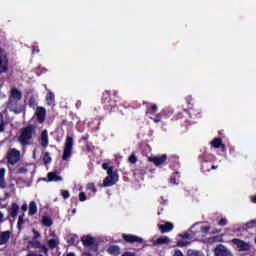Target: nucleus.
<instances>
[{"instance_id": "32", "label": "nucleus", "mask_w": 256, "mask_h": 256, "mask_svg": "<svg viewBox=\"0 0 256 256\" xmlns=\"http://www.w3.org/2000/svg\"><path fill=\"white\" fill-rule=\"evenodd\" d=\"M188 245H191V242L187 240H179L176 242V247H188Z\"/></svg>"}, {"instance_id": "59", "label": "nucleus", "mask_w": 256, "mask_h": 256, "mask_svg": "<svg viewBox=\"0 0 256 256\" xmlns=\"http://www.w3.org/2000/svg\"><path fill=\"white\" fill-rule=\"evenodd\" d=\"M22 211H27V203H24L21 207Z\"/></svg>"}, {"instance_id": "45", "label": "nucleus", "mask_w": 256, "mask_h": 256, "mask_svg": "<svg viewBox=\"0 0 256 256\" xmlns=\"http://www.w3.org/2000/svg\"><path fill=\"white\" fill-rule=\"evenodd\" d=\"M69 125H73V122H69L67 119L62 120L61 127H67Z\"/></svg>"}, {"instance_id": "30", "label": "nucleus", "mask_w": 256, "mask_h": 256, "mask_svg": "<svg viewBox=\"0 0 256 256\" xmlns=\"http://www.w3.org/2000/svg\"><path fill=\"white\" fill-rule=\"evenodd\" d=\"M156 243H157V245H165V244L169 243V237H167V236L159 237L156 240Z\"/></svg>"}, {"instance_id": "49", "label": "nucleus", "mask_w": 256, "mask_h": 256, "mask_svg": "<svg viewBox=\"0 0 256 256\" xmlns=\"http://www.w3.org/2000/svg\"><path fill=\"white\" fill-rule=\"evenodd\" d=\"M256 224V220H251L246 224V229H253V225Z\"/></svg>"}, {"instance_id": "52", "label": "nucleus", "mask_w": 256, "mask_h": 256, "mask_svg": "<svg viewBox=\"0 0 256 256\" xmlns=\"http://www.w3.org/2000/svg\"><path fill=\"white\" fill-rule=\"evenodd\" d=\"M172 256H185V255L183 254V252L181 250L176 249V250H174V253L172 254Z\"/></svg>"}, {"instance_id": "36", "label": "nucleus", "mask_w": 256, "mask_h": 256, "mask_svg": "<svg viewBox=\"0 0 256 256\" xmlns=\"http://www.w3.org/2000/svg\"><path fill=\"white\" fill-rule=\"evenodd\" d=\"M5 125H7V122L3 119V114H0V133L5 131Z\"/></svg>"}, {"instance_id": "55", "label": "nucleus", "mask_w": 256, "mask_h": 256, "mask_svg": "<svg viewBox=\"0 0 256 256\" xmlns=\"http://www.w3.org/2000/svg\"><path fill=\"white\" fill-rule=\"evenodd\" d=\"M5 173H6L5 168H1L0 169V179H5Z\"/></svg>"}, {"instance_id": "11", "label": "nucleus", "mask_w": 256, "mask_h": 256, "mask_svg": "<svg viewBox=\"0 0 256 256\" xmlns=\"http://www.w3.org/2000/svg\"><path fill=\"white\" fill-rule=\"evenodd\" d=\"M35 115L38 123H45V119H47V110L44 107L38 106Z\"/></svg>"}, {"instance_id": "2", "label": "nucleus", "mask_w": 256, "mask_h": 256, "mask_svg": "<svg viewBox=\"0 0 256 256\" xmlns=\"http://www.w3.org/2000/svg\"><path fill=\"white\" fill-rule=\"evenodd\" d=\"M22 99H23V92H21L17 88H12L10 91V99L7 103L8 109H10V111H17L18 109L17 103H19V101H21Z\"/></svg>"}, {"instance_id": "21", "label": "nucleus", "mask_w": 256, "mask_h": 256, "mask_svg": "<svg viewBox=\"0 0 256 256\" xmlns=\"http://www.w3.org/2000/svg\"><path fill=\"white\" fill-rule=\"evenodd\" d=\"M11 238V232L4 231L0 233V245H5L9 243V239Z\"/></svg>"}, {"instance_id": "18", "label": "nucleus", "mask_w": 256, "mask_h": 256, "mask_svg": "<svg viewBox=\"0 0 256 256\" xmlns=\"http://www.w3.org/2000/svg\"><path fill=\"white\" fill-rule=\"evenodd\" d=\"M107 253L112 256H120L121 255V247L118 245H110L107 248Z\"/></svg>"}, {"instance_id": "40", "label": "nucleus", "mask_w": 256, "mask_h": 256, "mask_svg": "<svg viewBox=\"0 0 256 256\" xmlns=\"http://www.w3.org/2000/svg\"><path fill=\"white\" fill-rule=\"evenodd\" d=\"M129 163H131L132 165H135V163H137L138 159H137V155L135 154H131L128 158Z\"/></svg>"}, {"instance_id": "64", "label": "nucleus", "mask_w": 256, "mask_h": 256, "mask_svg": "<svg viewBox=\"0 0 256 256\" xmlns=\"http://www.w3.org/2000/svg\"><path fill=\"white\" fill-rule=\"evenodd\" d=\"M66 256H75V253L70 252V253H68Z\"/></svg>"}, {"instance_id": "60", "label": "nucleus", "mask_w": 256, "mask_h": 256, "mask_svg": "<svg viewBox=\"0 0 256 256\" xmlns=\"http://www.w3.org/2000/svg\"><path fill=\"white\" fill-rule=\"evenodd\" d=\"M219 149H222V151H226L227 147L225 146V144L222 143V145H220Z\"/></svg>"}, {"instance_id": "41", "label": "nucleus", "mask_w": 256, "mask_h": 256, "mask_svg": "<svg viewBox=\"0 0 256 256\" xmlns=\"http://www.w3.org/2000/svg\"><path fill=\"white\" fill-rule=\"evenodd\" d=\"M87 189H88V191H92V193H97V187H95L94 183H88Z\"/></svg>"}, {"instance_id": "61", "label": "nucleus", "mask_w": 256, "mask_h": 256, "mask_svg": "<svg viewBox=\"0 0 256 256\" xmlns=\"http://www.w3.org/2000/svg\"><path fill=\"white\" fill-rule=\"evenodd\" d=\"M251 201H252V203H256V195L251 196Z\"/></svg>"}, {"instance_id": "35", "label": "nucleus", "mask_w": 256, "mask_h": 256, "mask_svg": "<svg viewBox=\"0 0 256 256\" xmlns=\"http://www.w3.org/2000/svg\"><path fill=\"white\" fill-rule=\"evenodd\" d=\"M28 105L32 109H35V107H37V100L35 99V97L33 96L30 97V99L28 100Z\"/></svg>"}, {"instance_id": "47", "label": "nucleus", "mask_w": 256, "mask_h": 256, "mask_svg": "<svg viewBox=\"0 0 256 256\" xmlns=\"http://www.w3.org/2000/svg\"><path fill=\"white\" fill-rule=\"evenodd\" d=\"M218 225L220 227H225V225H227V220L225 218H221L219 221H218Z\"/></svg>"}, {"instance_id": "34", "label": "nucleus", "mask_w": 256, "mask_h": 256, "mask_svg": "<svg viewBox=\"0 0 256 256\" xmlns=\"http://www.w3.org/2000/svg\"><path fill=\"white\" fill-rule=\"evenodd\" d=\"M43 161H44V165H49V163H51V161H53V159L49 155V152L44 153Z\"/></svg>"}, {"instance_id": "42", "label": "nucleus", "mask_w": 256, "mask_h": 256, "mask_svg": "<svg viewBox=\"0 0 256 256\" xmlns=\"http://www.w3.org/2000/svg\"><path fill=\"white\" fill-rule=\"evenodd\" d=\"M61 195L63 199H69L71 197V193H69V190H61Z\"/></svg>"}, {"instance_id": "50", "label": "nucleus", "mask_w": 256, "mask_h": 256, "mask_svg": "<svg viewBox=\"0 0 256 256\" xmlns=\"http://www.w3.org/2000/svg\"><path fill=\"white\" fill-rule=\"evenodd\" d=\"M7 187V183L5 182V178H0V189H5Z\"/></svg>"}, {"instance_id": "9", "label": "nucleus", "mask_w": 256, "mask_h": 256, "mask_svg": "<svg viewBox=\"0 0 256 256\" xmlns=\"http://www.w3.org/2000/svg\"><path fill=\"white\" fill-rule=\"evenodd\" d=\"M148 161L153 163L156 167H161V165H165V163H167V154H162L160 156H150L148 157Z\"/></svg>"}, {"instance_id": "17", "label": "nucleus", "mask_w": 256, "mask_h": 256, "mask_svg": "<svg viewBox=\"0 0 256 256\" xmlns=\"http://www.w3.org/2000/svg\"><path fill=\"white\" fill-rule=\"evenodd\" d=\"M190 235H192V237H203V235L201 234V226L199 225V223H195L191 226Z\"/></svg>"}, {"instance_id": "25", "label": "nucleus", "mask_w": 256, "mask_h": 256, "mask_svg": "<svg viewBox=\"0 0 256 256\" xmlns=\"http://www.w3.org/2000/svg\"><path fill=\"white\" fill-rule=\"evenodd\" d=\"M47 105H55V94L53 92H49L46 95Z\"/></svg>"}, {"instance_id": "28", "label": "nucleus", "mask_w": 256, "mask_h": 256, "mask_svg": "<svg viewBox=\"0 0 256 256\" xmlns=\"http://www.w3.org/2000/svg\"><path fill=\"white\" fill-rule=\"evenodd\" d=\"M222 144H223V140L221 138H215L211 142V145H212V147H214V149H219Z\"/></svg>"}, {"instance_id": "8", "label": "nucleus", "mask_w": 256, "mask_h": 256, "mask_svg": "<svg viewBox=\"0 0 256 256\" xmlns=\"http://www.w3.org/2000/svg\"><path fill=\"white\" fill-rule=\"evenodd\" d=\"M122 239H124L126 243H130L131 245H133L134 243H139L140 245H143V243H145V240L143 238L133 234L123 233Z\"/></svg>"}, {"instance_id": "38", "label": "nucleus", "mask_w": 256, "mask_h": 256, "mask_svg": "<svg viewBox=\"0 0 256 256\" xmlns=\"http://www.w3.org/2000/svg\"><path fill=\"white\" fill-rule=\"evenodd\" d=\"M32 233H33L32 241H37V239H41V233H39L37 229H33Z\"/></svg>"}, {"instance_id": "48", "label": "nucleus", "mask_w": 256, "mask_h": 256, "mask_svg": "<svg viewBox=\"0 0 256 256\" xmlns=\"http://www.w3.org/2000/svg\"><path fill=\"white\" fill-rule=\"evenodd\" d=\"M79 199L80 201H87V194H85V192H80L79 194Z\"/></svg>"}, {"instance_id": "29", "label": "nucleus", "mask_w": 256, "mask_h": 256, "mask_svg": "<svg viewBox=\"0 0 256 256\" xmlns=\"http://www.w3.org/2000/svg\"><path fill=\"white\" fill-rule=\"evenodd\" d=\"M102 169H104V171H107V174H108V175H111V174L115 173V172L113 171V166H109L108 163H103V164H102Z\"/></svg>"}, {"instance_id": "51", "label": "nucleus", "mask_w": 256, "mask_h": 256, "mask_svg": "<svg viewBox=\"0 0 256 256\" xmlns=\"http://www.w3.org/2000/svg\"><path fill=\"white\" fill-rule=\"evenodd\" d=\"M180 119H183V113L178 112L177 115L174 116V121H179Z\"/></svg>"}, {"instance_id": "63", "label": "nucleus", "mask_w": 256, "mask_h": 256, "mask_svg": "<svg viewBox=\"0 0 256 256\" xmlns=\"http://www.w3.org/2000/svg\"><path fill=\"white\" fill-rule=\"evenodd\" d=\"M0 223H3V213L0 211Z\"/></svg>"}, {"instance_id": "23", "label": "nucleus", "mask_w": 256, "mask_h": 256, "mask_svg": "<svg viewBox=\"0 0 256 256\" xmlns=\"http://www.w3.org/2000/svg\"><path fill=\"white\" fill-rule=\"evenodd\" d=\"M17 215H19V205L17 203H12L10 217L16 219Z\"/></svg>"}, {"instance_id": "44", "label": "nucleus", "mask_w": 256, "mask_h": 256, "mask_svg": "<svg viewBox=\"0 0 256 256\" xmlns=\"http://www.w3.org/2000/svg\"><path fill=\"white\" fill-rule=\"evenodd\" d=\"M178 237H181V239H191V233L184 232L183 234H179Z\"/></svg>"}, {"instance_id": "10", "label": "nucleus", "mask_w": 256, "mask_h": 256, "mask_svg": "<svg viewBox=\"0 0 256 256\" xmlns=\"http://www.w3.org/2000/svg\"><path fill=\"white\" fill-rule=\"evenodd\" d=\"M171 115H173V111L170 110H162L160 113H158L156 115L155 118L150 117V119L152 121H154V123H163V119H169V117H171Z\"/></svg>"}, {"instance_id": "13", "label": "nucleus", "mask_w": 256, "mask_h": 256, "mask_svg": "<svg viewBox=\"0 0 256 256\" xmlns=\"http://www.w3.org/2000/svg\"><path fill=\"white\" fill-rule=\"evenodd\" d=\"M115 177H117V172L108 174V176L103 180V187H113V185H115Z\"/></svg>"}, {"instance_id": "12", "label": "nucleus", "mask_w": 256, "mask_h": 256, "mask_svg": "<svg viewBox=\"0 0 256 256\" xmlns=\"http://www.w3.org/2000/svg\"><path fill=\"white\" fill-rule=\"evenodd\" d=\"M214 255L215 256H233L231 251L225 247V245L219 244L215 249H214Z\"/></svg>"}, {"instance_id": "54", "label": "nucleus", "mask_w": 256, "mask_h": 256, "mask_svg": "<svg viewBox=\"0 0 256 256\" xmlns=\"http://www.w3.org/2000/svg\"><path fill=\"white\" fill-rule=\"evenodd\" d=\"M192 101H193V99L191 97L186 98V103L188 104V109H189V107H193V103H191Z\"/></svg>"}, {"instance_id": "39", "label": "nucleus", "mask_w": 256, "mask_h": 256, "mask_svg": "<svg viewBox=\"0 0 256 256\" xmlns=\"http://www.w3.org/2000/svg\"><path fill=\"white\" fill-rule=\"evenodd\" d=\"M24 217H25V214L19 215L18 222H17L18 229H21L23 223H25Z\"/></svg>"}, {"instance_id": "1", "label": "nucleus", "mask_w": 256, "mask_h": 256, "mask_svg": "<svg viewBox=\"0 0 256 256\" xmlns=\"http://www.w3.org/2000/svg\"><path fill=\"white\" fill-rule=\"evenodd\" d=\"M37 133V128L32 125L28 124L24 128L21 129L20 136L18 141L24 147L27 145H31V139H33V135Z\"/></svg>"}, {"instance_id": "46", "label": "nucleus", "mask_w": 256, "mask_h": 256, "mask_svg": "<svg viewBox=\"0 0 256 256\" xmlns=\"http://www.w3.org/2000/svg\"><path fill=\"white\" fill-rule=\"evenodd\" d=\"M75 237L74 236H69L67 239L68 245H75Z\"/></svg>"}, {"instance_id": "7", "label": "nucleus", "mask_w": 256, "mask_h": 256, "mask_svg": "<svg viewBox=\"0 0 256 256\" xmlns=\"http://www.w3.org/2000/svg\"><path fill=\"white\" fill-rule=\"evenodd\" d=\"M7 159L10 165H17L19 159H21V152L17 149H12L8 152Z\"/></svg>"}, {"instance_id": "14", "label": "nucleus", "mask_w": 256, "mask_h": 256, "mask_svg": "<svg viewBox=\"0 0 256 256\" xmlns=\"http://www.w3.org/2000/svg\"><path fill=\"white\" fill-rule=\"evenodd\" d=\"M40 145L44 149L49 146V132L47 130H43L40 136Z\"/></svg>"}, {"instance_id": "15", "label": "nucleus", "mask_w": 256, "mask_h": 256, "mask_svg": "<svg viewBox=\"0 0 256 256\" xmlns=\"http://www.w3.org/2000/svg\"><path fill=\"white\" fill-rule=\"evenodd\" d=\"M81 241H82V245L84 247H91V246L95 245V242L97 240L95 239V237L87 235V236H83L81 238Z\"/></svg>"}, {"instance_id": "5", "label": "nucleus", "mask_w": 256, "mask_h": 256, "mask_svg": "<svg viewBox=\"0 0 256 256\" xmlns=\"http://www.w3.org/2000/svg\"><path fill=\"white\" fill-rule=\"evenodd\" d=\"M102 103L105 111L111 113L117 107V101L111 99V92L105 91L102 96Z\"/></svg>"}, {"instance_id": "3", "label": "nucleus", "mask_w": 256, "mask_h": 256, "mask_svg": "<svg viewBox=\"0 0 256 256\" xmlns=\"http://www.w3.org/2000/svg\"><path fill=\"white\" fill-rule=\"evenodd\" d=\"M230 244L235 251L239 253H245L251 251V243L242 240L241 238H233L230 240Z\"/></svg>"}, {"instance_id": "6", "label": "nucleus", "mask_w": 256, "mask_h": 256, "mask_svg": "<svg viewBox=\"0 0 256 256\" xmlns=\"http://www.w3.org/2000/svg\"><path fill=\"white\" fill-rule=\"evenodd\" d=\"M9 71V57L5 49L0 47V75Z\"/></svg>"}, {"instance_id": "57", "label": "nucleus", "mask_w": 256, "mask_h": 256, "mask_svg": "<svg viewBox=\"0 0 256 256\" xmlns=\"http://www.w3.org/2000/svg\"><path fill=\"white\" fill-rule=\"evenodd\" d=\"M170 183H171L172 185H177V178H175V176H172V177L170 178Z\"/></svg>"}, {"instance_id": "43", "label": "nucleus", "mask_w": 256, "mask_h": 256, "mask_svg": "<svg viewBox=\"0 0 256 256\" xmlns=\"http://www.w3.org/2000/svg\"><path fill=\"white\" fill-rule=\"evenodd\" d=\"M39 249H40V253H44V255H48L49 254V248H47V246L42 244Z\"/></svg>"}, {"instance_id": "27", "label": "nucleus", "mask_w": 256, "mask_h": 256, "mask_svg": "<svg viewBox=\"0 0 256 256\" xmlns=\"http://www.w3.org/2000/svg\"><path fill=\"white\" fill-rule=\"evenodd\" d=\"M201 170L203 171V173H207V172L211 171V164H210V162L205 160L202 163Z\"/></svg>"}, {"instance_id": "37", "label": "nucleus", "mask_w": 256, "mask_h": 256, "mask_svg": "<svg viewBox=\"0 0 256 256\" xmlns=\"http://www.w3.org/2000/svg\"><path fill=\"white\" fill-rule=\"evenodd\" d=\"M211 231V226H200L201 235H207Z\"/></svg>"}, {"instance_id": "4", "label": "nucleus", "mask_w": 256, "mask_h": 256, "mask_svg": "<svg viewBox=\"0 0 256 256\" xmlns=\"http://www.w3.org/2000/svg\"><path fill=\"white\" fill-rule=\"evenodd\" d=\"M73 145H75V140L73 139V137L67 136L64 144L62 161H67L68 159H71V156L73 155Z\"/></svg>"}, {"instance_id": "53", "label": "nucleus", "mask_w": 256, "mask_h": 256, "mask_svg": "<svg viewBox=\"0 0 256 256\" xmlns=\"http://www.w3.org/2000/svg\"><path fill=\"white\" fill-rule=\"evenodd\" d=\"M23 173H27V168L25 167H20L18 170H17V174L18 175H21Z\"/></svg>"}, {"instance_id": "33", "label": "nucleus", "mask_w": 256, "mask_h": 256, "mask_svg": "<svg viewBox=\"0 0 256 256\" xmlns=\"http://www.w3.org/2000/svg\"><path fill=\"white\" fill-rule=\"evenodd\" d=\"M57 245H59V243H57V239H55V238H52V239H50V240L48 241V247H49L50 249H55V248H57Z\"/></svg>"}, {"instance_id": "22", "label": "nucleus", "mask_w": 256, "mask_h": 256, "mask_svg": "<svg viewBox=\"0 0 256 256\" xmlns=\"http://www.w3.org/2000/svg\"><path fill=\"white\" fill-rule=\"evenodd\" d=\"M189 115L191 119H199L201 117V110L189 107Z\"/></svg>"}, {"instance_id": "62", "label": "nucleus", "mask_w": 256, "mask_h": 256, "mask_svg": "<svg viewBox=\"0 0 256 256\" xmlns=\"http://www.w3.org/2000/svg\"><path fill=\"white\" fill-rule=\"evenodd\" d=\"M82 256H91V253H89V252H84V253H82Z\"/></svg>"}, {"instance_id": "16", "label": "nucleus", "mask_w": 256, "mask_h": 256, "mask_svg": "<svg viewBox=\"0 0 256 256\" xmlns=\"http://www.w3.org/2000/svg\"><path fill=\"white\" fill-rule=\"evenodd\" d=\"M146 105V115H155L158 111L157 104H150L149 102H143Z\"/></svg>"}, {"instance_id": "20", "label": "nucleus", "mask_w": 256, "mask_h": 256, "mask_svg": "<svg viewBox=\"0 0 256 256\" xmlns=\"http://www.w3.org/2000/svg\"><path fill=\"white\" fill-rule=\"evenodd\" d=\"M48 177V181L51 182H55V183H59V181H63V177L59 176L57 174V172H49L47 174Z\"/></svg>"}, {"instance_id": "24", "label": "nucleus", "mask_w": 256, "mask_h": 256, "mask_svg": "<svg viewBox=\"0 0 256 256\" xmlns=\"http://www.w3.org/2000/svg\"><path fill=\"white\" fill-rule=\"evenodd\" d=\"M28 215H37V203H35V201L30 202Z\"/></svg>"}, {"instance_id": "19", "label": "nucleus", "mask_w": 256, "mask_h": 256, "mask_svg": "<svg viewBox=\"0 0 256 256\" xmlns=\"http://www.w3.org/2000/svg\"><path fill=\"white\" fill-rule=\"evenodd\" d=\"M173 223L166 222L165 224H159L158 228L161 231V233H169V231H173Z\"/></svg>"}, {"instance_id": "58", "label": "nucleus", "mask_w": 256, "mask_h": 256, "mask_svg": "<svg viewBox=\"0 0 256 256\" xmlns=\"http://www.w3.org/2000/svg\"><path fill=\"white\" fill-rule=\"evenodd\" d=\"M81 141H89V134H85L81 137Z\"/></svg>"}, {"instance_id": "31", "label": "nucleus", "mask_w": 256, "mask_h": 256, "mask_svg": "<svg viewBox=\"0 0 256 256\" xmlns=\"http://www.w3.org/2000/svg\"><path fill=\"white\" fill-rule=\"evenodd\" d=\"M29 245L32 247V249H39L43 244L39 240H32L29 242Z\"/></svg>"}, {"instance_id": "26", "label": "nucleus", "mask_w": 256, "mask_h": 256, "mask_svg": "<svg viewBox=\"0 0 256 256\" xmlns=\"http://www.w3.org/2000/svg\"><path fill=\"white\" fill-rule=\"evenodd\" d=\"M42 224L44 225V227H51V225H53V220L51 219V217L43 216Z\"/></svg>"}, {"instance_id": "56", "label": "nucleus", "mask_w": 256, "mask_h": 256, "mask_svg": "<svg viewBox=\"0 0 256 256\" xmlns=\"http://www.w3.org/2000/svg\"><path fill=\"white\" fill-rule=\"evenodd\" d=\"M122 256H137V254L134 252H124Z\"/></svg>"}]
</instances>
